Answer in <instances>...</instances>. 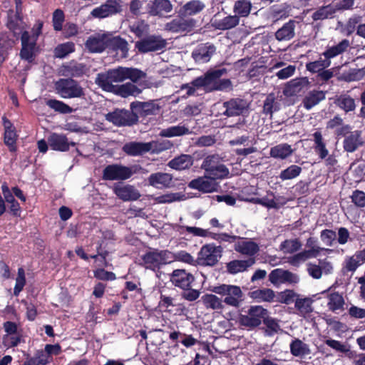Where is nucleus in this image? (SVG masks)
<instances>
[{
	"instance_id": "f257e3e1",
	"label": "nucleus",
	"mask_w": 365,
	"mask_h": 365,
	"mask_svg": "<svg viewBox=\"0 0 365 365\" xmlns=\"http://www.w3.org/2000/svg\"><path fill=\"white\" fill-rule=\"evenodd\" d=\"M227 73V69L226 68L209 69L203 76L193 79L190 83L184 84V89H186L187 96L198 95L197 91L201 88L205 92L232 90V84L230 79H221V77Z\"/></svg>"
},
{
	"instance_id": "f03ea898",
	"label": "nucleus",
	"mask_w": 365,
	"mask_h": 365,
	"mask_svg": "<svg viewBox=\"0 0 365 365\" xmlns=\"http://www.w3.org/2000/svg\"><path fill=\"white\" fill-rule=\"evenodd\" d=\"M145 76V73L138 68L118 66L98 73L95 82L103 91H112L115 86L113 82L120 83L129 79L136 83Z\"/></svg>"
},
{
	"instance_id": "7ed1b4c3",
	"label": "nucleus",
	"mask_w": 365,
	"mask_h": 365,
	"mask_svg": "<svg viewBox=\"0 0 365 365\" xmlns=\"http://www.w3.org/2000/svg\"><path fill=\"white\" fill-rule=\"evenodd\" d=\"M147 170L140 165L125 166L122 164H110L103 170L102 178L104 180H125L138 173H145Z\"/></svg>"
},
{
	"instance_id": "20e7f679",
	"label": "nucleus",
	"mask_w": 365,
	"mask_h": 365,
	"mask_svg": "<svg viewBox=\"0 0 365 365\" xmlns=\"http://www.w3.org/2000/svg\"><path fill=\"white\" fill-rule=\"evenodd\" d=\"M141 266L145 269L155 271L160 269L161 265L171 262L173 254L168 250L149 248V250L141 256Z\"/></svg>"
},
{
	"instance_id": "39448f33",
	"label": "nucleus",
	"mask_w": 365,
	"mask_h": 365,
	"mask_svg": "<svg viewBox=\"0 0 365 365\" xmlns=\"http://www.w3.org/2000/svg\"><path fill=\"white\" fill-rule=\"evenodd\" d=\"M245 314H240L237 322L240 327L247 330H254L259 327L265 315H267L268 311L262 306H250Z\"/></svg>"
},
{
	"instance_id": "423d86ee",
	"label": "nucleus",
	"mask_w": 365,
	"mask_h": 365,
	"mask_svg": "<svg viewBox=\"0 0 365 365\" xmlns=\"http://www.w3.org/2000/svg\"><path fill=\"white\" fill-rule=\"evenodd\" d=\"M56 93L63 98L86 99V93L81 84L72 78H60L55 83Z\"/></svg>"
},
{
	"instance_id": "0eeeda50",
	"label": "nucleus",
	"mask_w": 365,
	"mask_h": 365,
	"mask_svg": "<svg viewBox=\"0 0 365 365\" xmlns=\"http://www.w3.org/2000/svg\"><path fill=\"white\" fill-rule=\"evenodd\" d=\"M222 253L223 248L221 245H216L214 242L207 243L202 246L195 262L199 266L212 267L218 263Z\"/></svg>"
},
{
	"instance_id": "6e6552de",
	"label": "nucleus",
	"mask_w": 365,
	"mask_h": 365,
	"mask_svg": "<svg viewBox=\"0 0 365 365\" xmlns=\"http://www.w3.org/2000/svg\"><path fill=\"white\" fill-rule=\"evenodd\" d=\"M105 117L106 120L118 127L132 126L138 121V115L132 110L115 108Z\"/></svg>"
},
{
	"instance_id": "1a4fd4ad",
	"label": "nucleus",
	"mask_w": 365,
	"mask_h": 365,
	"mask_svg": "<svg viewBox=\"0 0 365 365\" xmlns=\"http://www.w3.org/2000/svg\"><path fill=\"white\" fill-rule=\"evenodd\" d=\"M167 46L166 40L159 35H149L135 42V48L140 53L163 51Z\"/></svg>"
},
{
	"instance_id": "9d476101",
	"label": "nucleus",
	"mask_w": 365,
	"mask_h": 365,
	"mask_svg": "<svg viewBox=\"0 0 365 365\" xmlns=\"http://www.w3.org/2000/svg\"><path fill=\"white\" fill-rule=\"evenodd\" d=\"M268 279L274 287H277L284 283L296 284L299 282V277L289 270L278 268L271 271L268 275Z\"/></svg>"
},
{
	"instance_id": "9b49d317",
	"label": "nucleus",
	"mask_w": 365,
	"mask_h": 365,
	"mask_svg": "<svg viewBox=\"0 0 365 365\" xmlns=\"http://www.w3.org/2000/svg\"><path fill=\"white\" fill-rule=\"evenodd\" d=\"M122 11L120 0H107L103 4L92 10L91 14L97 19H104Z\"/></svg>"
},
{
	"instance_id": "f8f14e48",
	"label": "nucleus",
	"mask_w": 365,
	"mask_h": 365,
	"mask_svg": "<svg viewBox=\"0 0 365 365\" xmlns=\"http://www.w3.org/2000/svg\"><path fill=\"white\" fill-rule=\"evenodd\" d=\"M21 48L19 53L20 58L29 63H32L35 58V48L36 39L31 38V36L27 31H24L21 36Z\"/></svg>"
},
{
	"instance_id": "ddd939ff",
	"label": "nucleus",
	"mask_w": 365,
	"mask_h": 365,
	"mask_svg": "<svg viewBox=\"0 0 365 365\" xmlns=\"http://www.w3.org/2000/svg\"><path fill=\"white\" fill-rule=\"evenodd\" d=\"M225 110L222 115L230 118L243 115L249 105L247 101L241 98H231L222 103Z\"/></svg>"
},
{
	"instance_id": "4468645a",
	"label": "nucleus",
	"mask_w": 365,
	"mask_h": 365,
	"mask_svg": "<svg viewBox=\"0 0 365 365\" xmlns=\"http://www.w3.org/2000/svg\"><path fill=\"white\" fill-rule=\"evenodd\" d=\"M216 48L212 43L199 44L191 53L193 60L198 63H207L212 58L213 53L215 52Z\"/></svg>"
},
{
	"instance_id": "2eb2a0df",
	"label": "nucleus",
	"mask_w": 365,
	"mask_h": 365,
	"mask_svg": "<svg viewBox=\"0 0 365 365\" xmlns=\"http://www.w3.org/2000/svg\"><path fill=\"white\" fill-rule=\"evenodd\" d=\"M48 145L55 151L66 152L70 149V146H75L76 143H69L67 137L63 134L52 133L47 138Z\"/></svg>"
},
{
	"instance_id": "dca6fc26",
	"label": "nucleus",
	"mask_w": 365,
	"mask_h": 365,
	"mask_svg": "<svg viewBox=\"0 0 365 365\" xmlns=\"http://www.w3.org/2000/svg\"><path fill=\"white\" fill-rule=\"evenodd\" d=\"M113 191L120 200L124 202L137 200L140 197L138 190L130 185H115Z\"/></svg>"
},
{
	"instance_id": "f3484780",
	"label": "nucleus",
	"mask_w": 365,
	"mask_h": 365,
	"mask_svg": "<svg viewBox=\"0 0 365 365\" xmlns=\"http://www.w3.org/2000/svg\"><path fill=\"white\" fill-rule=\"evenodd\" d=\"M173 175L163 172L152 173L148 178V185L157 189L168 188L173 185Z\"/></svg>"
},
{
	"instance_id": "a211bd4d",
	"label": "nucleus",
	"mask_w": 365,
	"mask_h": 365,
	"mask_svg": "<svg viewBox=\"0 0 365 365\" xmlns=\"http://www.w3.org/2000/svg\"><path fill=\"white\" fill-rule=\"evenodd\" d=\"M150 148V145L147 142L130 141L123 145L122 150L127 155L135 157L149 153Z\"/></svg>"
},
{
	"instance_id": "6ab92c4d",
	"label": "nucleus",
	"mask_w": 365,
	"mask_h": 365,
	"mask_svg": "<svg viewBox=\"0 0 365 365\" xmlns=\"http://www.w3.org/2000/svg\"><path fill=\"white\" fill-rule=\"evenodd\" d=\"M364 141L361 138V131L355 130L351 131L342 142L345 152H356L358 148L362 146Z\"/></svg>"
},
{
	"instance_id": "aec40b11",
	"label": "nucleus",
	"mask_w": 365,
	"mask_h": 365,
	"mask_svg": "<svg viewBox=\"0 0 365 365\" xmlns=\"http://www.w3.org/2000/svg\"><path fill=\"white\" fill-rule=\"evenodd\" d=\"M172 5L169 0H153L147 4V11L150 16H163L172 10Z\"/></svg>"
},
{
	"instance_id": "412c9836",
	"label": "nucleus",
	"mask_w": 365,
	"mask_h": 365,
	"mask_svg": "<svg viewBox=\"0 0 365 365\" xmlns=\"http://www.w3.org/2000/svg\"><path fill=\"white\" fill-rule=\"evenodd\" d=\"M88 71L86 64L71 61L66 64L62 66L63 75L70 76V78L82 77Z\"/></svg>"
},
{
	"instance_id": "4be33fe9",
	"label": "nucleus",
	"mask_w": 365,
	"mask_h": 365,
	"mask_svg": "<svg viewBox=\"0 0 365 365\" xmlns=\"http://www.w3.org/2000/svg\"><path fill=\"white\" fill-rule=\"evenodd\" d=\"M106 48L115 52H120L122 57H127L128 52V43L124 38L120 36H111L107 35Z\"/></svg>"
},
{
	"instance_id": "5701e85b",
	"label": "nucleus",
	"mask_w": 365,
	"mask_h": 365,
	"mask_svg": "<svg viewBox=\"0 0 365 365\" xmlns=\"http://www.w3.org/2000/svg\"><path fill=\"white\" fill-rule=\"evenodd\" d=\"M106 45L107 34L91 36L85 43L86 48L91 53H101L106 49Z\"/></svg>"
},
{
	"instance_id": "b1692460",
	"label": "nucleus",
	"mask_w": 365,
	"mask_h": 365,
	"mask_svg": "<svg viewBox=\"0 0 365 365\" xmlns=\"http://www.w3.org/2000/svg\"><path fill=\"white\" fill-rule=\"evenodd\" d=\"M350 47V42L347 39H343L337 45L328 47L322 56H324V60L327 62L329 66H331V59L336 58L338 55L343 53Z\"/></svg>"
},
{
	"instance_id": "393cba45",
	"label": "nucleus",
	"mask_w": 365,
	"mask_h": 365,
	"mask_svg": "<svg viewBox=\"0 0 365 365\" xmlns=\"http://www.w3.org/2000/svg\"><path fill=\"white\" fill-rule=\"evenodd\" d=\"M297 21L294 20H289L288 22L283 24V26L279 28L274 34L275 38L278 41H288L294 38L295 36Z\"/></svg>"
},
{
	"instance_id": "a878e982",
	"label": "nucleus",
	"mask_w": 365,
	"mask_h": 365,
	"mask_svg": "<svg viewBox=\"0 0 365 365\" xmlns=\"http://www.w3.org/2000/svg\"><path fill=\"white\" fill-rule=\"evenodd\" d=\"M255 259L253 257H250L247 259H234L227 262V272L230 274H236L239 272H243L253 264Z\"/></svg>"
},
{
	"instance_id": "bb28decb",
	"label": "nucleus",
	"mask_w": 365,
	"mask_h": 365,
	"mask_svg": "<svg viewBox=\"0 0 365 365\" xmlns=\"http://www.w3.org/2000/svg\"><path fill=\"white\" fill-rule=\"evenodd\" d=\"M334 104L345 113L355 110L356 108V100L349 95L348 93H342L336 96Z\"/></svg>"
},
{
	"instance_id": "cd10ccee",
	"label": "nucleus",
	"mask_w": 365,
	"mask_h": 365,
	"mask_svg": "<svg viewBox=\"0 0 365 365\" xmlns=\"http://www.w3.org/2000/svg\"><path fill=\"white\" fill-rule=\"evenodd\" d=\"M106 92L113 93L115 95L123 98H127L130 96H137L141 93V90L132 83H126L122 85H116L112 91H106Z\"/></svg>"
},
{
	"instance_id": "c85d7f7f",
	"label": "nucleus",
	"mask_w": 365,
	"mask_h": 365,
	"mask_svg": "<svg viewBox=\"0 0 365 365\" xmlns=\"http://www.w3.org/2000/svg\"><path fill=\"white\" fill-rule=\"evenodd\" d=\"M326 93L322 90H312L303 98V106L309 110L325 99Z\"/></svg>"
},
{
	"instance_id": "c756f323",
	"label": "nucleus",
	"mask_w": 365,
	"mask_h": 365,
	"mask_svg": "<svg viewBox=\"0 0 365 365\" xmlns=\"http://www.w3.org/2000/svg\"><path fill=\"white\" fill-rule=\"evenodd\" d=\"M190 186L203 192H212L215 190L217 183L206 175V179L197 178L191 180Z\"/></svg>"
},
{
	"instance_id": "7c9ffc66",
	"label": "nucleus",
	"mask_w": 365,
	"mask_h": 365,
	"mask_svg": "<svg viewBox=\"0 0 365 365\" xmlns=\"http://www.w3.org/2000/svg\"><path fill=\"white\" fill-rule=\"evenodd\" d=\"M131 108H135L142 116L157 115L160 110V107L153 102H138L135 106L133 103Z\"/></svg>"
},
{
	"instance_id": "2f4dec72",
	"label": "nucleus",
	"mask_w": 365,
	"mask_h": 365,
	"mask_svg": "<svg viewBox=\"0 0 365 365\" xmlns=\"http://www.w3.org/2000/svg\"><path fill=\"white\" fill-rule=\"evenodd\" d=\"M235 250L242 255L254 256L259 250V245L255 242L245 240L238 242L235 245Z\"/></svg>"
},
{
	"instance_id": "473e14b6",
	"label": "nucleus",
	"mask_w": 365,
	"mask_h": 365,
	"mask_svg": "<svg viewBox=\"0 0 365 365\" xmlns=\"http://www.w3.org/2000/svg\"><path fill=\"white\" fill-rule=\"evenodd\" d=\"M240 19L238 17V15H228L224 17V19L215 21L212 26L219 30H229L232 28L236 27L239 25Z\"/></svg>"
},
{
	"instance_id": "72a5a7b5",
	"label": "nucleus",
	"mask_w": 365,
	"mask_h": 365,
	"mask_svg": "<svg viewBox=\"0 0 365 365\" xmlns=\"http://www.w3.org/2000/svg\"><path fill=\"white\" fill-rule=\"evenodd\" d=\"M250 297L257 302H271L275 301L274 292L268 288L258 289L250 292Z\"/></svg>"
},
{
	"instance_id": "f704fd0d",
	"label": "nucleus",
	"mask_w": 365,
	"mask_h": 365,
	"mask_svg": "<svg viewBox=\"0 0 365 365\" xmlns=\"http://www.w3.org/2000/svg\"><path fill=\"white\" fill-rule=\"evenodd\" d=\"M129 29L136 37L142 39L147 36V34L149 32L150 26L145 20L140 19L133 22L129 26Z\"/></svg>"
},
{
	"instance_id": "c9c22d12",
	"label": "nucleus",
	"mask_w": 365,
	"mask_h": 365,
	"mask_svg": "<svg viewBox=\"0 0 365 365\" xmlns=\"http://www.w3.org/2000/svg\"><path fill=\"white\" fill-rule=\"evenodd\" d=\"M289 350L290 353L294 356H302L309 353V346L298 338L292 340L289 344Z\"/></svg>"
},
{
	"instance_id": "e433bc0d",
	"label": "nucleus",
	"mask_w": 365,
	"mask_h": 365,
	"mask_svg": "<svg viewBox=\"0 0 365 365\" xmlns=\"http://www.w3.org/2000/svg\"><path fill=\"white\" fill-rule=\"evenodd\" d=\"M252 4L250 0H237L235 2L233 6V12L235 14L240 17H247L250 14Z\"/></svg>"
},
{
	"instance_id": "4c0bfd02",
	"label": "nucleus",
	"mask_w": 365,
	"mask_h": 365,
	"mask_svg": "<svg viewBox=\"0 0 365 365\" xmlns=\"http://www.w3.org/2000/svg\"><path fill=\"white\" fill-rule=\"evenodd\" d=\"M334 15V10L329 4L319 7L313 12L312 14V19L314 21H324L329 19V18H333Z\"/></svg>"
},
{
	"instance_id": "58836bf2",
	"label": "nucleus",
	"mask_w": 365,
	"mask_h": 365,
	"mask_svg": "<svg viewBox=\"0 0 365 365\" xmlns=\"http://www.w3.org/2000/svg\"><path fill=\"white\" fill-rule=\"evenodd\" d=\"M269 153L274 158L286 159L292 155V149L289 144H279L271 148Z\"/></svg>"
},
{
	"instance_id": "ea45409f",
	"label": "nucleus",
	"mask_w": 365,
	"mask_h": 365,
	"mask_svg": "<svg viewBox=\"0 0 365 365\" xmlns=\"http://www.w3.org/2000/svg\"><path fill=\"white\" fill-rule=\"evenodd\" d=\"M19 135L16 130H5L4 133V143L10 153H16L18 150L17 140Z\"/></svg>"
},
{
	"instance_id": "a19ab883",
	"label": "nucleus",
	"mask_w": 365,
	"mask_h": 365,
	"mask_svg": "<svg viewBox=\"0 0 365 365\" xmlns=\"http://www.w3.org/2000/svg\"><path fill=\"white\" fill-rule=\"evenodd\" d=\"M327 307L333 312L337 310L343 309L344 300L341 294L339 292H333L327 296Z\"/></svg>"
},
{
	"instance_id": "79ce46f5",
	"label": "nucleus",
	"mask_w": 365,
	"mask_h": 365,
	"mask_svg": "<svg viewBox=\"0 0 365 365\" xmlns=\"http://www.w3.org/2000/svg\"><path fill=\"white\" fill-rule=\"evenodd\" d=\"M364 68H351L341 73L339 80L345 82L359 81L364 77Z\"/></svg>"
},
{
	"instance_id": "37998d69",
	"label": "nucleus",
	"mask_w": 365,
	"mask_h": 365,
	"mask_svg": "<svg viewBox=\"0 0 365 365\" xmlns=\"http://www.w3.org/2000/svg\"><path fill=\"white\" fill-rule=\"evenodd\" d=\"M46 105L51 109L61 114H69L73 113L77 108L73 109L68 104L56 99H48L46 101Z\"/></svg>"
},
{
	"instance_id": "c03bdc74",
	"label": "nucleus",
	"mask_w": 365,
	"mask_h": 365,
	"mask_svg": "<svg viewBox=\"0 0 365 365\" xmlns=\"http://www.w3.org/2000/svg\"><path fill=\"white\" fill-rule=\"evenodd\" d=\"M22 16H17L13 9L7 12L6 27L16 36L20 30L19 22L22 21Z\"/></svg>"
},
{
	"instance_id": "a18cd8bd",
	"label": "nucleus",
	"mask_w": 365,
	"mask_h": 365,
	"mask_svg": "<svg viewBox=\"0 0 365 365\" xmlns=\"http://www.w3.org/2000/svg\"><path fill=\"white\" fill-rule=\"evenodd\" d=\"M202 302L207 308L212 309H222V300L215 294H207L202 297Z\"/></svg>"
},
{
	"instance_id": "49530a36",
	"label": "nucleus",
	"mask_w": 365,
	"mask_h": 365,
	"mask_svg": "<svg viewBox=\"0 0 365 365\" xmlns=\"http://www.w3.org/2000/svg\"><path fill=\"white\" fill-rule=\"evenodd\" d=\"M312 299L309 297L300 298L297 297L295 300V308L303 315L312 312Z\"/></svg>"
},
{
	"instance_id": "de8ad7c7",
	"label": "nucleus",
	"mask_w": 365,
	"mask_h": 365,
	"mask_svg": "<svg viewBox=\"0 0 365 365\" xmlns=\"http://www.w3.org/2000/svg\"><path fill=\"white\" fill-rule=\"evenodd\" d=\"M205 5L200 0H192L184 4V16L185 15H194L202 11Z\"/></svg>"
},
{
	"instance_id": "09e8293b",
	"label": "nucleus",
	"mask_w": 365,
	"mask_h": 365,
	"mask_svg": "<svg viewBox=\"0 0 365 365\" xmlns=\"http://www.w3.org/2000/svg\"><path fill=\"white\" fill-rule=\"evenodd\" d=\"M284 200L283 197H279L277 200ZM262 201L264 204L262 206L267 207V209H280L282 206L286 204V200H283L282 202H277L274 200V193L272 192H267V195L262 197Z\"/></svg>"
},
{
	"instance_id": "8fccbe9b",
	"label": "nucleus",
	"mask_w": 365,
	"mask_h": 365,
	"mask_svg": "<svg viewBox=\"0 0 365 365\" xmlns=\"http://www.w3.org/2000/svg\"><path fill=\"white\" fill-rule=\"evenodd\" d=\"M314 140L315 143V151L319 155V158L324 159L328 155V150L326 148L325 143L323 142L322 133L316 131L313 134Z\"/></svg>"
},
{
	"instance_id": "3c124183",
	"label": "nucleus",
	"mask_w": 365,
	"mask_h": 365,
	"mask_svg": "<svg viewBox=\"0 0 365 365\" xmlns=\"http://www.w3.org/2000/svg\"><path fill=\"white\" fill-rule=\"evenodd\" d=\"M75 44L73 42H66L58 44L54 48V56L58 58H65L68 54L74 52Z\"/></svg>"
},
{
	"instance_id": "603ef678",
	"label": "nucleus",
	"mask_w": 365,
	"mask_h": 365,
	"mask_svg": "<svg viewBox=\"0 0 365 365\" xmlns=\"http://www.w3.org/2000/svg\"><path fill=\"white\" fill-rule=\"evenodd\" d=\"M299 295L292 289H285L283 292H279L276 296L275 301L284 304H291L295 302L297 297Z\"/></svg>"
},
{
	"instance_id": "864d4df0",
	"label": "nucleus",
	"mask_w": 365,
	"mask_h": 365,
	"mask_svg": "<svg viewBox=\"0 0 365 365\" xmlns=\"http://www.w3.org/2000/svg\"><path fill=\"white\" fill-rule=\"evenodd\" d=\"M302 173V168L297 165H291L281 172L279 178L282 180H292L297 178Z\"/></svg>"
},
{
	"instance_id": "5fc2aeb1",
	"label": "nucleus",
	"mask_w": 365,
	"mask_h": 365,
	"mask_svg": "<svg viewBox=\"0 0 365 365\" xmlns=\"http://www.w3.org/2000/svg\"><path fill=\"white\" fill-rule=\"evenodd\" d=\"M210 179L217 180L223 179L228 177L229 168L224 164L221 163L217 167L211 169L210 172L206 173Z\"/></svg>"
},
{
	"instance_id": "6e6d98bb",
	"label": "nucleus",
	"mask_w": 365,
	"mask_h": 365,
	"mask_svg": "<svg viewBox=\"0 0 365 365\" xmlns=\"http://www.w3.org/2000/svg\"><path fill=\"white\" fill-rule=\"evenodd\" d=\"M280 248L284 252L292 254L299 251L302 248V242L297 238L285 240L281 243Z\"/></svg>"
},
{
	"instance_id": "4d7b16f0",
	"label": "nucleus",
	"mask_w": 365,
	"mask_h": 365,
	"mask_svg": "<svg viewBox=\"0 0 365 365\" xmlns=\"http://www.w3.org/2000/svg\"><path fill=\"white\" fill-rule=\"evenodd\" d=\"M361 21L362 16L359 14H354L350 16L344 26V30L346 33V35L349 36L355 31L357 32V29H359V25L361 24Z\"/></svg>"
},
{
	"instance_id": "13d9d810",
	"label": "nucleus",
	"mask_w": 365,
	"mask_h": 365,
	"mask_svg": "<svg viewBox=\"0 0 365 365\" xmlns=\"http://www.w3.org/2000/svg\"><path fill=\"white\" fill-rule=\"evenodd\" d=\"M306 69L312 73H319L321 70L323 68H327L329 67L327 62L322 58H319V60L307 63L305 65Z\"/></svg>"
},
{
	"instance_id": "bf43d9fd",
	"label": "nucleus",
	"mask_w": 365,
	"mask_h": 365,
	"mask_svg": "<svg viewBox=\"0 0 365 365\" xmlns=\"http://www.w3.org/2000/svg\"><path fill=\"white\" fill-rule=\"evenodd\" d=\"M147 143L150 145L151 148L149 153H159L172 147V143L168 140H153Z\"/></svg>"
},
{
	"instance_id": "052dcab7",
	"label": "nucleus",
	"mask_w": 365,
	"mask_h": 365,
	"mask_svg": "<svg viewBox=\"0 0 365 365\" xmlns=\"http://www.w3.org/2000/svg\"><path fill=\"white\" fill-rule=\"evenodd\" d=\"M354 4V0H333L330 5L334 10V14H336L340 11L352 9Z\"/></svg>"
},
{
	"instance_id": "680f3d73",
	"label": "nucleus",
	"mask_w": 365,
	"mask_h": 365,
	"mask_svg": "<svg viewBox=\"0 0 365 365\" xmlns=\"http://www.w3.org/2000/svg\"><path fill=\"white\" fill-rule=\"evenodd\" d=\"M262 322L267 327V332L269 335H272L275 333H277L280 329V326L277 319L268 316V314L264 316Z\"/></svg>"
},
{
	"instance_id": "e2e57ef3",
	"label": "nucleus",
	"mask_w": 365,
	"mask_h": 365,
	"mask_svg": "<svg viewBox=\"0 0 365 365\" xmlns=\"http://www.w3.org/2000/svg\"><path fill=\"white\" fill-rule=\"evenodd\" d=\"M25 271L23 267L18 269L17 277L16 279V284L14 289V295L17 297L23 290L26 284Z\"/></svg>"
},
{
	"instance_id": "0e129e2a",
	"label": "nucleus",
	"mask_w": 365,
	"mask_h": 365,
	"mask_svg": "<svg viewBox=\"0 0 365 365\" xmlns=\"http://www.w3.org/2000/svg\"><path fill=\"white\" fill-rule=\"evenodd\" d=\"M65 21V15L63 11L60 9H56L53 13L52 23L53 29L60 31L63 29V24Z\"/></svg>"
},
{
	"instance_id": "69168bd1",
	"label": "nucleus",
	"mask_w": 365,
	"mask_h": 365,
	"mask_svg": "<svg viewBox=\"0 0 365 365\" xmlns=\"http://www.w3.org/2000/svg\"><path fill=\"white\" fill-rule=\"evenodd\" d=\"M275 98L274 94H268L264 100L263 111L265 115H272L274 111L277 110Z\"/></svg>"
},
{
	"instance_id": "338daca9",
	"label": "nucleus",
	"mask_w": 365,
	"mask_h": 365,
	"mask_svg": "<svg viewBox=\"0 0 365 365\" xmlns=\"http://www.w3.org/2000/svg\"><path fill=\"white\" fill-rule=\"evenodd\" d=\"M309 83L307 78H296L290 81L287 83L289 88L292 92H299L301 91L302 86Z\"/></svg>"
},
{
	"instance_id": "774afa93",
	"label": "nucleus",
	"mask_w": 365,
	"mask_h": 365,
	"mask_svg": "<svg viewBox=\"0 0 365 365\" xmlns=\"http://www.w3.org/2000/svg\"><path fill=\"white\" fill-rule=\"evenodd\" d=\"M351 202L358 207H365V192L359 190H354L351 195Z\"/></svg>"
}]
</instances>
